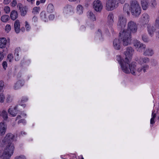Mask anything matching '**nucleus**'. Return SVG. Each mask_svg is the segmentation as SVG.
I'll use <instances>...</instances> for the list:
<instances>
[{
    "label": "nucleus",
    "instance_id": "1",
    "mask_svg": "<svg viewBox=\"0 0 159 159\" xmlns=\"http://www.w3.org/2000/svg\"><path fill=\"white\" fill-rule=\"evenodd\" d=\"M134 50L131 47H129L127 48L126 51L125 52V59H122L120 55H117L116 60L120 64L122 71L125 73H131L134 75H139L143 71V72L146 71L148 66L145 65L136 68L137 63L133 61L129 63L132 59Z\"/></svg>",
    "mask_w": 159,
    "mask_h": 159
},
{
    "label": "nucleus",
    "instance_id": "2",
    "mask_svg": "<svg viewBox=\"0 0 159 159\" xmlns=\"http://www.w3.org/2000/svg\"><path fill=\"white\" fill-rule=\"evenodd\" d=\"M14 135L11 133L7 134L5 137L4 139L2 140V142L1 143L0 146L3 147L4 145H6V147L5 148V151L10 152L11 150V148L12 149V153H13L15 148L14 145L11 142L13 141Z\"/></svg>",
    "mask_w": 159,
    "mask_h": 159
},
{
    "label": "nucleus",
    "instance_id": "3",
    "mask_svg": "<svg viewBox=\"0 0 159 159\" xmlns=\"http://www.w3.org/2000/svg\"><path fill=\"white\" fill-rule=\"evenodd\" d=\"M120 36L123 46H127L131 44L132 36L130 33L126 30H123L120 32Z\"/></svg>",
    "mask_w": 159,
    "mask_h": 159
},
{
    "label": "nucleus",
    "instance_id": "4",
    "mask_svg": "<svg viewBox=\"0 0 159 159\" xmlns=\"http://www.w3.org/2000/svg\"><path fill=\"white\" fill-rule=\"evenodd\" d=\"M125 0H109L106 3V9L108 10H113L118 6L119 3H124Z\"/></svg>",
    "mask_w": 159,
    "mask_h": 159
},
{
    "label": "nucleus",
    "instance_id": "5",
    "mask_svg": "<svg viewBox=\"0 0 159 159\" xmlns=\"http://www.w3.org/2000/svg\"><path fill=\"white\" fill-rule=\"evenodd\" d=\"M138 30V25L136 22L131 20L129 21L127 25V30H126L128 32L131 33H136Z\"/></svg>",
    "mask_w": 159,
    "mask_h": 159
},
{
    "label": "nucleus",
    "instance_id": "6",
    "mask_svg": "<svg viewBox=\"0 0 159 159\" xmlns=\"http://www.w3.org/2000/svg\"><path fill=\"white\" fill-rule=\"evenodd\" d=\"M134 46L137 49V51L142 52L143 50L145 49L146 46L145 44L141 43L139 41L135 40L133 41Z\"/></svg>",
    "mask_w": 159,
    "mask_h": 159
},
{
    "label": "nucleus",
    "instance_id": "7",
    "mask_svg": "<svg viewBox=\"0 0 159 159\" xmlns=\"http://www.w3.org/2000/svg\"><path fill=\"white\" fill-rule=\"evenodd\" d=\"M126 19L123 15L119 16L117 24L118 27L119 29L124 28L126 26Z\"/></svg>",
    "mask_w": 159,
    "mask_h": 159
},
{
    "label": "nucleus",
    "instance_id": "8",
    "mask_svg": "<svg viewBox=\"0 0 159 159\" xmlns=\"http://www.w3.org/2000/svg\"><path fill=\"white\" fill-rule=\"evenodd\" d=\"M130 3L131 10H140L141 7L136 0H132Z\"/></svg>",
    "mask_w": 159,
    "mask_h": 159
},
{
    "label": "nucleus",
    "instance_id": "9",
    "mask_svg": "<svg viewBox=\"0 0 159 159\" xmlns=\"http://www.w3.org/2000/svg\"><path fill=\"white\" fill-rule=\"evenodd\" d=\"M93 6L95 10H102L103 8L102 3L99 0H95L93 3Z\"/></svg>",
    "mask_w": 159,
    "mask_h": 159
},
{
    "label": "nucleus",
    "instance_id": "10",
    "mask_svg": "<svg viewBox=\"0 0 159 159\" xmlns=\"http://www.w3.org/2000/svg\"><path fill=\"white\" fill-rule=\"evenodd\" d=\"M150 17L146 13L143 14L142 16L141 22L142 25H143L148 24V23L149 21Z\"/></svg>",
    "mask_w": 159,
    "mask_h": 159
},
{
    "label": "nucleus",
    "instance_id": "11",
    "mask_svg": "<svg viewBox=\"0 0 159 159\" xmlns=\"http://www.w3.org/2000/svg\"><path fill=\"white\" fill-rule=\"evenodd\" d=\"M114 16L112 13H110L107 16V25L109 27H111L113 25Z\"/></svg>",
    "mask_w": 159,
    "mask_h": 159
},
{
    "label": "nucleus",
    "instance_id": "12",
    "mask_svg": "<svg viewBox=\"0 0 159 159\" xmlns=\"http://www.w3.org/2000/svg\"><path fill=\"white\" fill-rule=\"evenodd\" d=\"M7 129V125L3 122L0 123V135H3Z\"/></svg>",
    "mask_w": 159,
    "mask_h": 159
},
{
    "label": "nucleus",
    "instance_id": "13",
    "mask_svg": "<svg viewBox=\"0 0 159 159\" xmlns=\"http://www.w3.org/2000/svg\"><path fill=\"white\" fill-rule=\"evenodd\" d=\"M149 61V59L148 57H139L137 60L138 63L141 65L148 63Z\"/></svg>",
    "mask_w": 159,
    "mask_h": 159
},
{
    "label": "nucleus",
    "instance_id": "14",
    "mask_svg": "<svg viewBox=\"0 0 159 159\" xmlns=\"http://www.w3.org/2000/svg\"><path fill=\"white\" fill-rule=\"evenodd\" d=\"M148 33L151 37H152L156 31L155 28L150 24H148L147 26Z\"/></svg>",
    "mask_w": 159,
    "mask_h": 159
},
{
    "label": "nucleus",
    "instance_id": "15",
    "mask_svg": "<svg viewBox=\"0 0 159 159\" xmlns=\"http://www.w3.org/2000/svg\"><path fill=\"white\" fill-rule=\"evenodd\" d=\"M113 47L114 49L119 50L121 48V42L118 39H115L113 42Z\"/></svg>",
    "mask_w": 159,
    "mask_h": 159
},
{
    "label": "nucleus",
    "instance_id": "16",
    "mask_svg": "<svg viewBox=\"0 0 159 159\" xmlns=\"http://www.w3.org/2000/svg\"><path fill=\"white\" fill-rule=\"evenodd\" d=\"M141 4L143 10H146L149 6L150 0H141Z\"/></svg>",
    "mask_w": 159,
    "mask_h": 159
},
{
    "label": "nucleus",
    "instance_id": "17",
    "mask_svg": "<svg viewBox=\"0 0 159 159\" xmlns=\"http://www.w3.org/2000/svg\"><path fill=\"white\" fill-rule=\"evenodd\" d=\"M13 148H11V151L7 152L6 150L5 151L3 155V158L2 159H10L11 157L12 156L13 153H12Z\"/></svg>",
    "mask_w": 159,
    "mask_h": 159
},
{
    "label": "nucleus",
    "instance_id": "18",
    "mask_svg": "<svg viewBox=\"0 0 159 159\" xmlns=\"http://www.w3.org/2000/svg\"><path fill=\"white\" fill-rule=\"evenodd\" d=\"M24 84L23 80H19L18 81L14 84V88L15 89H18L21 88Z\"/></svg>",
    "mask_w": 159,
    "mask_h": 159
},
{
    "label": "nucleus",
    "instance_id": "19",
    "mask_svg": "<svg viewBox=\"0 0 159 159\" xmlns=\"http://www.w3.org/2000/svg\"><path fill=\"white\" fill-rule=\"evenodd\" d=\"M154 51L150 48H147L144 51L143 54L145 56H151L154 54Z\"/></svg>",
    "mask_w": 159,
    "mask_h": 159
},
{
    "label": "nucleus",
    "instance_id": "20",
    "mask_svg": "<svg viewBox=\"0 0 159 159\" xmlns=\"http://www.w3.org/2000/svg\"><path fill=\"white\" fill-rule=\"evenodd\" d=\"M17 106H16L14 109L9 108L8 110V113L12 115V116H16L17 113Z\"/></svg>",
    "mask_w": 159,
    "mask_h": 159
},
{
    "label": "nucleus",
    "instance_id": "21",
    "mask_svg": "<svg viewBox=\"0 0 159 159\" xmlns=\"http://www.w3.org/2000/svg\"><path fill=\"white\" fill-rule=\"evenodd\" d=\"M15 30L16 32L18 34L20 32V23L19 21L17 20H16L14 25Z\"/></svg>",
    "mask_w": 159,
    "mask_h": 159
},
{
    "label": "nucleus",
    "instance_id": "22",
    "mask_svg": "<svg viewBox=\"0 0 159 159\" xmlns=\"http://www.w3.org/2000/svg\"><path fill=\"white\" fill-rule=\"evenodd\" d=\"M87 16L90 20L92 21H95L96 17L93 12L91 11H89L87 13Z\"/></svg>",
    "mask_w": 159,
    "mask_h": 159
},
{
    "label": "nucleus",
    "instance_id": "23",
    "mask_svg": "<svg viewBox=\"0 0 159 159\" xmlns=\"http://www.w3.org/2000/svg\"><path fill=\"white\" fill-rule=\"evenodd\" d=\"M7 43V40L5 38H0V48H5Z\"/></svg>",
    "mask_w": 159,
    "mask_h": 159
},
{
    "label": "nucleus",
    "instance_id": "24",
    "mask_svg": "<svg viewBox=\"0 0 159 159\" xmlns=\"http://www.w3.org/2000/svg\"><path fill=\"white\" fill-rule=\"evenodd\" d=\"M18 17L17 12L16 11H12L11 13V18L12 20H15Z\"/></svg>",
    "mask_w": 159,
    "mask_h": 159
},
{
    "label": "nucleus",
    "instance_id": "25",
    "mask_svg": "<svg viewBox=\"0 0 159 159\" xmlns=\"http://www.w3.org/2000/svg\"><path fill=\"white\" fill-rule=\"evenodd\" d=\"M1 21L3 22H6L10 19V17L8 15H2L1 18Z\"/></svg>",
    "mask_w": 159,
    "mask_h": 159
},
{
    "label": "nucleus",
    "instance_id": "26",
    "mask_svg": "<svg viewBox=\"0 0 159 159\" xmlns=\"http://www.w3.org/2000/svg\"><path fill=\"white\" fill-rule=\"evenodd\" d=\"M131 11L133 17L138 16L141 13V11Z\"/></svg>",
    "mask_w": 159,
    "mask_h": 159
},
{
    "label": "nucleus",
    "instance_id": "27",
    "mask_svg": "<svg viewBox=\"0 0 159 159\" xmlns=\"http://www.w3.org/2000/svg\"><path fill=\"white\" fill-rule=\"evenodd\" d=\"M1 116H2L4 120H6L8 117L7 112L4 110L1 112Z\"/></svg>",
    "mask_w": 159,
    "mask_h": 159
},
{
    "label": "nucleus",
    "instance_id": "28",
    "mask_svg": "<svg viewBox=\"0 0 159 159\" xmlns=\"http://www.w3.org/2000/svg\"><path fill=\"white\" fill-rule=\"evenodd\" d=\"M48 11H43L40 13L41 17L43 20L46 18L48 16Z\"/></svg>",
    "mask_w": 159,
    "mask_h": 159
},
{
    "label": "nucleus",
    "instance_id": "29",
    "mask_svg": "<svg viewBox=\"0 0 159 159\" xmlns=\"http://www.w3.org/2000/svg\"><path fill=\"white\" fill-rule=\"evenodd\" d=\"M20 51V50L19 48H17L15 50V60L16 61H18L19 60V53Z\"/></svg>",
    "mask_w": 159,
    "mask_h": 159
},
{
    "label": "nucleus",
    "instance_id": "30",
    "mask_svg": "<svg viewBox=\"0 0 159 159\" xmlns=\"http://www.w3.org/2000/svg\"><path fill=\"white\" fill-rule=\"evenodd\" d=\"M17 8L19 10H26L27 9V7L25 6H23L20 3H18L17 5Z\"/></svg>",
    "mask_w": 159,
    "mask_h": 159
},
{
    "label": "nucleus",
    "instance_id": "31",
    "mask_svg": "<svg viewBox=\"0 0 159 159\" xmlns=\"http://www.w3.org/2000/svg\"><path fill=\"white\" fill-rule=\"evenodd\" d=\"M142 38L143 40L145 42H148L149 41V38L146 34L143 35Z\"/></svg>",
    "mask_w": 159,
    "mask_h": 159
},
{
    "label": "nucleus",
    "instance_id": "32",
    "mask_svg": "<svg viewBox=\"0 0 159 159\" xmlns=\"http://www.w3.org/2000/svg\"><path fill=\"white\" fill-rule=\"evenodd\" d=\"M96 36L97 37L99 38L100 39H102V34L101 31L100 30H98V32L96 33Z\"/></svg>",
    "mask_w": 159,
    "mask_h": 159
},
{
    "label": "nucleus",
    "instance_id": "33",
    "mask_svg": "<svg viewBox=\"0 0 159 159\" xmlns=\"http://www.w3.org/2000/svg\"><path fill=\"white\" fill-rule=\"evenodd\" d=\"M13 60V57L12 54H9L7 57V61L9 62H11Z\"/></svg>",
    "mask_w": 159,
    "mask_h": 159
},
{
    "label": "nucleus",
    "instance_id": "34",
    "mask_svg": "<svg viewBox=\"0 0 159 159\" xmlns=\"http://www.w3.org/2000/svg\"><path fill=\"white\" fill-rule=\"evenodd\" d=\"M13 100L12 97L9 95H7L6 97V101L7 103H10L12 102Z\"/></svg>",
    "mask_w": 159,
    "mask_h": 159
},
{
    "label": "nucleus",
    "instance_id": "35",
    "mask_svg": "<svg viewBox=\"0 0 159 159\" xmlns=\"http://www.w3.org/2000/svg\"><path fill=\"white\" fill-rule=\"evenodd\" d=\"M5 97L4 94L2 93L0 94V102L3 103L4 101Z\"/></svg>",
    "mask_w": 159,
    "mask_h": 159
},
{
    "label": "nucleus",
    "instance_id": "36",
    "mask_svg": "<svg viewBox=\"0 0 159 159\" xmlns=\"http://www.w3.org/2000/svg\"><path fill=\"white\" fill-rule=\"evenodd\" d=\"M130 9V6L129 4L125 3L123 7L124 10H128Z\"/></svg>",
    "mask_w": 159,
    "mask_h": 159
},
{
    "label": "nucleus",
    "instance_id": "37",
    "mask_svg": "<svg viewBox=\"0 0 159 159\" xmlns=\"http://www.w3.org/2000/svg\"><path fill=\"white\" fill-rule=\"evenodd\" d=\"M151 4V7H155L157 5V2L156 0H150Z\"/></svg>",
    "mask_w": 159,
    "mask_h": 159
},
{
    "label": "nucleus",
    "instance_id": "38",
    "mask_svg": "<svg viewBox=\"0 0 159 159\" xmlns=\"http://www.w3.org/2000/svg\"><path fill=\"white\" fill-rule=\"evenodd\" d=\"M15 159H26V157L23 155L17 156L15 157Z\"/></svg>",
    "mask_w": 159,
    "mask_h": 159
},
{
    "label": "nucleus",
    "instance_id": "39",
    "mask_svg": "<svg viewBox=\"0 0 159 159\" xmlns=\"http://www.w3.org/2000/svg\"><path fill=\"white\" fill-rule=\"evenodd\" d=\"M25 25L26 30L27 31H29L31 29L29 24L27 21H25Z\"/></svg>",
    "mask_w": 159,
    "mask_h": 159
},
{
    "label": "nucleus",
    "instance_id": "40",
    "mask_svg": "<svg viewBox=\"0 0 159 159\" xmlns=\"http://www.w3.org/2000/svg\"><path fill=\"white\" fill-rule=\"evenodd\" d=\"M11 26L9 25H7L5 26V30L7 32H9L11 30Z\"/></svg>",
    "mask_w": 159,
    "mask_h": 159
},
{
    "label": "nucleus",
    "instance_id": "41",
    "mask_svg": "<svg viewBox=\"0 0 159 159\" xmlns=\"http://www.w3.org/2000/svg\"><path fill=\"white\" fill-rule=\"evenodd\" d=\"M47 9L48 10H52L54 9L53 5L52 4H49L47 7Z\"/></svg>",
    "mask_w": 159,
    "mask_h": 159
},
{
    "label": "nucleus",
    "instance_id": "42",
    "mask_svg": "<svg viewBox=\"0 0 159 159\" xmlns=\"http://www.w3.org/2000/svg\"><path fill=\"white\" fill-rule=\"evenodd\" d=\"M17 4L16 0H13L11 3V5L12 7H14L16 6Z\"/></svg>",
    "mask_w": 159,
    "mask_h": 159
},
{
    "label": "nucleus",
    "instance_id": "43",
    "mask_svg": "<svg viewBox=\"0 0 159 159\" xmlns=\"http://www.w3.org/2000/svg\"><path fill=\"white\" fill-rule=\"evenodd\" d=\"M155 25L157 27L159 28V18H157L156 21Z\"/></svg>",
    "mask_w": 159,
    "mask_h": 159
},
{
    "label": "nucleus",
    "instance_id": "44",
    "mask_svg": "<svg viewBox=\"0 0 159 159\" xmlns=\"http://www.w3.org/2000/svg\"><path fill=\"white\" fill-rule=\"evenodd\" d=\"M3 81H0V92L2 91L3 89Z\"/></svg>",
    "mask_w": 159,
    "mask_h": 159
},
{
    "label": "nucleus",
    "instance_id": "45",
    "mask_svg": "<svg viewBox=\"0 0 159 159\" xmlns=\"http://www.w3.org/2000/svg\"><path fill=\"white\" fill-rule=\"evenodd\" d=\"M65 9L68 10H70L71 9H73L72 7L70 5H67L65 7Z\"/></svg>",
    "mask_w": 159,
    "mask_h": 159
},
{
    "label": "nucleus",
    "instance_id": "46",
    "mask_svg": "<svg viewBox=\"0 0 159 159\" xmlns=\"http://www.w3.org/2000/svg\"><path fill=\"white\" fill-rule=\"evenodd\" d=\"M83 6L81 5H78L76 7L77 10H83Z\"/></svg>",
    "mask_w": 159,
    "mask_h": 159
},
{
    "label": "nucleus",
    "instance_id": "47",
    "mask_svg": "<svg viewBox=\"0 0 159 159\" xmlns=\"http://www.w3.org/2000/svg\"><path fill=\"white\" fill-rule=\"evenodd\" d=\"M7 63L6 61H4L2 63V66L4 69H6V68L7 67Z\"/></svg>",
    "mask_w": 159,
    "mask_h": 159
},
{
    "label": "nucleus",
    "instance_id": "48",
    "mask_svg": "<svg viewBox=\"0 0 159 159\" xmlns=\"http://www.w3.org/2000/svg\"><path fill=\"white\" fill-rule=\"evenodd\" d=\"M21 16H24L27 13V11H20Z\"/></svg>",
    "mask_w": 159,
    "mask_h": 159
},
{
    "label": "nucleus",
    "instance_id": "49",
    "mask_svg": "<svg viewBox=\"0 0 159 159\" xmlns=\"http://www.w3.org/2000/svg\"><path fill=\"white\" fill-rule=\"evenodd\" d=\"M28 100L27 98L26 97H23L21 99V102H24L27 101Z\"/></svg>",
    "mask_w": 159,
    "mask_h": 159
},
{
    "label": "nucleus",
    "instance_id": "50",
    "mask_svg": "<svg viewBox=\"0 0 159 159\" xmlns=\"http://www.w3.org/2000/svg\"><path fill=\"white\" fill-rule=\"evenodd\" d=\"M89 5L88 3L85 4L83 6V10H86L88 9V7Z\"/></svg>",
    "mask_w": 159,
    "mask_h": 159
},
{
    "label": "nucleus",
    "instance_id": "51",
    "mask_svg": "<svg viewBox=\"0 0 159 159\" xmlns=\"http://www.w3.org/2000/svg\"><path fill=\"white\" fill-rule=\"evenodd\" d=\"M4 56L2 52H0V61L3 59Z\"/></svg>",
    "mask_w": 159,
    "mask_h": 159
},
{
    "label": "nucleus",
    "instance_id": "52",
    "mask_svg": "<svg viewBox=\"0 0 159 159\" xmlns=\"http://www.w3.org/2000/svg\"><path fill=\"white\" fill-rule=\"evenodd\" d=\"M5 152V149H4V150L3 151V152L2 153V150L1 149H0V158L1 157H2V158H3V154L4 153V152Z\"/></svg>",
    "mask_w": 159,
    "mask_h": 159
},
{
    "label": "nucleus",
    "instance_id": "53",
    "mask_svg": "<svg viewBox=\"0 0 159 159\" xmlns=\"http://www.w3.org/2000/svg\"><path fill=\"white\" fill-rule=\"evenodd\" d=\"M32 21L34 23H35L37 21V18L35 16H34L32 19Z\"/></svg>",
    "mask_w": 159,
    "mask_h": 159
},
{
    "label": "nucleus",
    "instance_id": "54",
    "mask_svg": "<svg viewBox=\"0 0 159 159\" xmlns=\"http://www.w3.org/2000/svg\"><path fill=\"white\" fill-rule=\"evenodd\" d=\"M49 18L50 20H52L54 18V16L53 14H51L49 16Z\"/></svg>",
    "mask_w": 159,
    "mask_h": 159
},
{
    "label": "nucleus",
    "instance_id": "55",
    "mask_svg": "<svg viewBox=\"0 0 159 159\" xmlns=\"http://www.w3.org/2000/svg\"><path fill=\"white\" fill-rule=\"evenodd\" d=\"M11 0H4L3 3L6 4H7L9 3Z\"/></svg>",
    "mask_w": 159,
    "mask_h": 159
},
{
    "label": "nucleus",
    "instance_id": "56",
    "mask_svg": "<svg viewBox=\"0 0 159 159\" xmlns=\"http://www.w3.org/2000/svg\"><path fill=\"white\" fill-rule=\"evenodd\" d=\"M154 119L151 118L150 120V124H153L155 123Z\"/></svg>",
    "mask_w": 159,
    "mask_h": 159
},
{
    "label": "nucleus",
    "instance_id": "57",
    "mask_svg": "<svg viewBox=\"0 0 159 159\" xmlns=\"http://www.w3.org/2000/svg\"><path fill=\"white\" fill-rule=\"evenodd\" d=\"M156 116V114L155 113H154V112L152 111V118L155 119Z\"/></svg>",
    "mask_w": 159,
    "mask_h": 159
},
{
    "label": "nucleus",
    "instance_id": "58",
    "mask_svg": "<svg viewBox=\"0 0 159 159\" xmlns=\"http://www.w3.org/2000/svg\"><path fill=\"white\" fill-rule=\"evenodd\" d=\"M35 0H27V1L30 3L31 4L34 3Z\"/></svg>",
    "mask_w": 159,
    "mask_h": 159
},
{
    "label": "nucleus",
    "instance_id": "59",
    "mask_svg": "<svg viewBox=\"0 0 159 159\" xmlns=\"http://www.w3.org/2000/svg\"><path fill=\"white\" fill-rule=\"evenodd\" d=\"M26 134V133L24 131H21L20 133V136H23L24 135H25Z\"/></svg>",
    "mask_w": 159,
    "mask_h": 159
},
{
    "label": "nucleus",
    "instance_id": "60",
    "mask_svg": "<svg viewBox=\"0 0 159 159\" xmlns=\"http://www.w3.org/2000/svg\"><path fill=\"white\" fill-rule=\"evenodd\" d=\"M32 13L34 14H37L39 13L38 11H33Z\"/></svg>",
    "mask_w": 159,
    "mask_h": 159
},
{
    "label": "nucleus",
    "instance_id": "61",
    "mask_svg": "<svg viewBox=\"0 0 159 159\" xmlns=\"http://www.w3.org/2000/svg\"><path fill=\"white\" fill-rule=\"evenodd\" d=\"M76 13L78 14H81L83 13L82 11H77Z\"/></svg>",
    "mask_w": 159,
    "mask_h": 159
},
{
    "label": "nucleus",
    "instance_id": "62",
    "mask_svg": "<svg viewBox=\"0 0 159 159\" xmlns=\"http://www.w3.org/2000/svg\"><path fill=\"white\" fill-rule=\"evenodd\" d=\"M4 10H10V8L8 6L5 7L4 8Z\"/></svg>",
    "mask_w": 159,
    "mask_h": 159
},
{
    "label": "nucleus",
    "instance_id": "63",
    "mask_svg": "<svg viewBox=\"0 0 159 159\" xmlns=\"http://www.w3.org/2000/svg\"><path fill=\"white\" fill-rule=\"evenodd\" d=\"M22 121H25V120L22 119V120H19V121H18V124H19L21 123H22V122H23Z\"/></svg>",
    "mask_w": 159,
    "mask_h": 159
},
{
    "label": "nucleus",
    "instance_id": "64",
    "mask_svg": "<svg viewBox=\"0 0 159 159\" xmlns=\"http://www.w3.org/2000/svg\"><path fill=\"white\" fill-rule=\"evenodd\" d=\"M85 27L84 26H82L81 27H80V29L81 30H85Z\"/></svg>",
    "mask_w": 159,
    "mask_h": 159
}]
</instances>
